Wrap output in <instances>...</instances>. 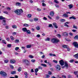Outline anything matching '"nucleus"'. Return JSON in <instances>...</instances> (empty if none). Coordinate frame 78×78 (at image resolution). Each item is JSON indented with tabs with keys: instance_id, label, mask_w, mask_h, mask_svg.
I'll return each instance as SVG.
<instances>
[{
	"instance_id": "1",
	"label": "nucleus",
	"mask_w": 78,
	"mask_h": 78,
	"mask_svg": "<svg viewBox=\"0 0 78 78\" xmlns=\"http://www.w3.org/2000/svg\"><path fill=\"white\" fill-rule=\"evenodd\" d=\"M23 10L21 9H17L15 10L14 12L17 15H21L22 13H23Z\"/></svg>"
},
{
	"instance_id": "2",
	"label": "nucleus",
	"mask_w": 78,
	"mask_h": 78,
	"mask_svg": "<svg viewBox=\"0 0 78 78\" xmlns=\"http://www.w3.org/2000/svg\"><path fill=\"white\" fill-rule=\"evenodd\" d=\"M51 42L53 44H56L59 42V40L55 38H53L51 39Z\"/></svg>"
},
{
	"instance_id": "3",
	"label": "nucleus",
	"mask_w": 78,
	"mask_h": 78,
	"mask_svg": "<svg viewBox=\"0 0 78 78\" xmlns=\"http://www.w3.org/2000/svg\"><path fill=\"white\" fill-rule=\"evenodd\" d=\"M0 74L1 75V76H4V77H5V76H7V74H6V73H5L3 71H0Z\"/></svg>"
},
{
	"instance_id": "4",
	"label": "nucleus",
	"mask_w": 78,
	"mask_h": 78,
	"mask_svg": "<svg viewBox=\"0 0 78 78\" xmlns=\"http://www.w3.org/2000/svg\"><path fill=\"white\" fill-rule=\"evenodd\" d=\"M65 65L62 67V69H64V68H65V67H66V69H67L68 68V66H69V65L68 64V63H67V61H66L64 62Z\"/></svg>"
},
{
	"instance_id": "5",
	"label": "nucleus",
	"mask_w": 78,
	"mask_h": 78,
	"mask_svg": "<svg viewBox=\"0 0 78 78\" xmlns=\"http://www.w3.org/2000/svg\"><path fill=\"white\" fill-rule=\"evenodd\" d=\"M56 69L57 71H59L61 70V67L59 65H57L55 66Z\"/></svg>"
},
{
	"instance_id": "6",
	"label": "nucleus",
	"mask_w": 78,
	"mask_h": 78,
	"mask_svg": "<svg viewBox=\"0 0 78 78\" xmlns=\"http://www.w3.org/2000/svg\"><path fill=\"white\" fill-rule=\"evenodd\" d=\"M73 45L76 48H78V44L76 42H74L73 43Z\"/></svg>"
},
{
	"instance_id": "7",
	"label": "nucleus",
	"mask_w": 78,
	"mask_h": 78,
	"mask_svg": "<svg viewBox=\"0 0 78 78\" xmlns=\"http://www.w3.org/2000/svg\"><path fill=\"white\" fill-rule=\"evenodd\" d=\"M24 64L27 65V66H29L30 65V62H29V61L27 60H25L24 61Z\"/></svg>"
},
{
	"instance_id": "8",
	"label": "nucleus",
	"mask_w": 78,
	"mask_h": 78,
	"mask_svg": "<svg viewBox=\"0 0 78 78\" xmlns=\"http://www.w3.org/2000/svg\"><path fill=\"white\" fill-rule=\"evenodd\" d=\"M59 62L60 63V64L61 66H64V62L63 61V60H62L60 61H59Z\"/></svg>"
},
{
	"instance_id": "9",
	"label": "nucleus",
	"mask_w": 78,
	"mask_h": 78,
	"mask_svg": "<svg viewBox=\"0 0 78 78\" xmlns=\"http://www.w3.org/2000/svg\"><path fill=\"white\" fill-rule=\"evenodd\" d=\"M10 62L12 64H14V63H15V62H16V60L13 59L11 60L10 61Z\"/></svg>"
},
{
	"instance_id": "10",
	"label": "nucleus",
	"mask_w": 78,
	"mask_h": 78,
	"mask_svg": "<svg viewBox=\"0 0 78 78\" xmlns=\"http://www.w3.org/2000/svg\"><path fill=\"white\" fill-rule=\"evenodd\" d=\"M53 25L55 28H58V26H57V24H56V23H53Z\"/></svg>"
},
{
	"instance_id": "11",
	"label": "nucleus",
	"mask_w": 78,
	"mask_h": 78,
	"mask_svg": "<svg viewBox=\"0 0 78 78\" xmlns=\"http://www.w3.org/2000/svg\"><path fill=\"white\" fill-rule=\"evenodd\" d=\"M63 36H68V34L67 32H64L63 33Z\"/></svg>"
},
{
	"instance_id": "12",
	"label": "nucleus",
	"mask_w": 78,
	"mask_h": 78,
	"mask_svg": "<svg viewBox=\"0 0 78 78\" xmlns=\"http://www.w3.org/2000/svg\"><path fill=\"white\" fill-rule=\"evenodd\" d=\"M22 31H24V32H26L27 30V29L26 27H24L22 29Z\"/></svg>"
},
{
	"instance_id": "13",
	"label": "nucleus",
	"mask_w": 78,
	"mask_h": 78,
	"mask_svg": "<svg viewBox=\"0 0 78 78\" xmlns=\"http://www.w3.org/2000/svg\"><path fill=\"white\" fill-rule=\"evenodd\" d=\"M50 15L51 16V17H53L54 16V12L53 11H51L50 12Z\"/></svg>"
},
{
	"instance_id": "14",
	"label": "nucleus",
	"mask_w": 78,
	"mask_h": 78,
	"mask_svg": "<svg viewBox=\"0 0 78 78\" xmlns=\"http://www.w3.org/2000/svg\"><path fill=\"white\" fill-rule=\"evenodd\" d=\"M31 47V44H29L26 46V48H30Z\"/></svg>"
},
{
	"instance_id": "15",
	"label": "nucleus",
	"mask_w": 78,
	"mask_h": 78,
	"mask_svg": "<svg viewBox=\"0 0 78 78\" xmlns=\"http://www.w3.org/2000/svg\"><path fill=\"white\" fill-rule=\"evenodd\" d=\"M73 56L76 59H78V53L74 55Z\"/></svg>"
},
{
	"instance_id": "16",
	"label": "nucleus",
	"mask_w": 78,
	"mask_h": 78,
	"mask_svg": "<svg viewBox=\"0 0 78 78\" xmlns=\"http://www.w3.org/2000/svg\"><path fill=\"white\" fill-rule=\"evenodd\" d=\"M74 19V20H75L76 19V18L74 16H72L69 17V19Z\"/></svg>"
},
{
	"instance_id": "17",
	"label": "nucleus",
	"mask_w": 78,
	"mask_h": 78,
	"mask_svg": "<svg viewBox=\"0 0 78 78\" xmlns=\"http://www.w3.org/2000/svg\"><path fill=\"white\" fill-rule=\"evenodd\" d=\"M41 66L43 67H47V65L44 64H41Z\"/></svg>"
},
{
	"instance_id": "18",
	"label": "nucleus",
	"mask_w": 78,
	"mask_h": 78,
	"mask_svg": "<svg viewBox=\"0 0 78 78\" xmlns=\"http://www.w3.org/2000/svg\"><path fill=\"white\" fill-rule=\"evenodd\" d=\"M24 74L25 75H26L25 76V78H28V73H27V72H25L24 73Z\"/></svg>"
},
{
	"instance_id": "19",
	"label": "nucleus",
	"mask_w": 78,
	"mask_h": 78,
	"mask_svg": "<svg viewBox=\"0 0 78 78\" xmlns=\"http://www.w3.org/2000/svg\"><path fill=\"white\" fill-rule=\"evenodd\" d=\"M20 5H21V4L20 2H16V6H20Z\"/></svg>"
},
{
	"instance_id": "20",
	"label": "nucleus",
	"mask_w": 78,
	"mask_h": 78,
	"mask_svg": "<svg viewBox=\"0 0 78 78\" xmlns=\"http://www.w3.org/2000/svg\"><path fill=\"white\" fill-rule=\"evenodd\" d=\"M5 18L4 17L2 16H0V20H3V19H5Z\"/></svg>"
},
{
	"instance_id": "21",
	"label": "nucleus",
	"mask_w": 78,
	"mask_h": 78,
	"mask_svg": "<svg viewBox=\"0 0 78 78\" xmlns=\"http://www.w3.org/2000/svg\"><path fill=\"white\" fill-rule=\"evenodd\" d=\"M62 47H63V48H67V47H68V46H67L66 45H63Z\"/></svg>"
},
{
	"instance_id": "22",
	"label": "nucleus",
	"mask_w": 78,
	"mask_h": 78,
	"mask_svg": "<svg viewBox=\"0 0 78 78\" xmlns=\"http://www.w3.org/2000/svg\"><path fill=\"white\" fill-rule=\"evenodd\" d=\"M26 32L27 34H31V32H30V30H27Z\"/></svg>"
},
{
	"instance_id": "23",
	"label": "nucleus",
	"mask_w": 78,
	"mask_h": 78,
	"mask_svg": "<svg viewBox=\"0 0 78 78\" xmlns=\"http://www.w3.org/2000/svg\"><path fill=\"white\" fill-rule=\"evenodd\" d=\"M31 14H29L27 15V17L28 18H31Z\"/></svg>"
},
{
	"instance_id": "24",
	"label": "nucleus",
	"mask_w": 78,
	"mask_h": 78,
	"mask_svg": "<svg viewBox=\"0 0 78 78\" xmlns=\"http://www.w3.org/2000/svg\"><path fill=\"white\" fill-rule=\"evenodd\" d=\"M12 28H14L15 29H16L17 28V26H16L15 25H13L12 26Z\"/></svg>"
},
{
	"instance_id": "25",
	"label": "nucleus",
	"mask_w": 78,
	"mask_h": 78,
	"mask_svg": "<svg viewBox=\"0 0 78 78\" xmlns=\"http://www.w3.org/2000/svg\"><path fill=\"white\" fill-rule=\"evenodd\" d=\"M36 29L37 30H40V29H41V27L39 26H37L36 28Z\"/></svg>"
},
{
	"instance_id": "26",
	"label": "nucleus",
	"mask_w": 78,
	"mask_h": 78,
	"mask_svg": "<svg viewBox=\"0 0 78 78\" xmlns=\"http://www.w3.org/2000/svg\"><path fill=\"white\" fill-rule=\"evenodd\" d=\"M63 16L65 17H68V15H67L66 13H65L63 14Z\"/></svg>"
},
{
	"instance_id": "27",
	"label": "nucleus",
	"mask_w": 78,
	"mask_h": 78,
	"mask_svg": "<svg viewBox=\"0 0 78 78\" xmlns=\"http://www.w3.org/2000/svg\"><path fill=\"white\" fill-rule=\"evenodd\" d=\"M15 42L16 43H19V40L17 39H16Z\"/></svg>"
},
{
	"instance_id": "28",
	"label": "nucleus",
	"mask_w": 78,
	"mask_h": 78,
	"mask_svg": "<svg viewBox=\"0 0 78 78\" xmlns=\"http://www.w3.org/2000/svg\"><path fill=\"white\" fill-rule=\"evenodd\" d=\"M69 9H72V7H73V6L72 4L69 5Z\"/></svg>"
},
{
	"instance_id": "29",
	"label": "nucleus",
	"mask_w": 78,
	"mask_h": 78,
	"mask_svg": "<svg viewBox=\"0 0 78 78\" xmlns=\"http://www.w3.org/2000/svg\"><path fill=\"white\" fill-rule=\"evenodd\" d=\"M54 2L55 3H56L57 4H58L59 3V2L57 0H54Z\"/></svg>"
},
{
	"instance_id": "30",
	"label": "nucleus",
	"mask_w": 78,
	"mask_h": 78,
	"mask_svg": "<svg viewBox=\"0 0 78 78\" xmlns=\"http://www.w3.org/2000/svg\"><path fill=\"white\" fill-rule=\"evenodd\" d=\"M17 70L18 71V72H20V71L22 70V68L21 67H20L17 69Z\"/></svg>"
},
{
	"instance_id": "31",
	"label": "nucleus",
	"mask_w": 78,
	"mask_h": 78,
	"mask_svg": "<svg viewBox=\"0 0 78 78\" xmlns=\"http://www.w3.org/2000/svg\"><path fill=\"white\" fill-rule=\"evenodd\" d=\"M10 38L11 39L12 41H14V38L13 37V36H11Z\"/></svg>"
},
{
	"instance_id": "32",
	"label": "nucleus",
	"mask_w": 78,
	"mask_h": 78,
	"mask_svg": "<svg viewBox=\"0 0 78 78\" xmlns=\"http://www.w3.org/2000/svg\"><path fill=\"white\" fill-rule=\"evenodd\" d=\"M74 39H78V35H76L74 37Z\"/></svg>"
},
{
	"instance_id": "33",
	"label": "nucleus",
	"mask_w": 78,
	"mask_h": 78,
	"mask_svg": "<svg viewBox=\"0 0 78 78\" xmlns=\"http://www.w3.org/2000/svg\"><path fill=\"white\" fill-rule=\"evenodd\" d=\"M60 21L61 22H65V19H61L60 20Z\"/></svg>"
},
{
	"instance_id": "34",
	"label": "nucleus",
	"mask_w": 78,
	"mask_h": 78,
	"mask_svg": "<svg viewBox=\"0 0 78 78\" xmlns=\"http://www.w3.org/2000/svg\"><path fill=\"white\" fill-rule=\"evenodd\" d=\"M16 71H13L11 72V74H16Z\"/></svg>"
},
{
	"instance_id": "35",
	"label": "nucleus",
	"mask_w": 78,
	"mask_h": 78,
	"mask_svg": "<svg viewBox=\"0 0 78 78\" xmlns=\"http://www.w3.org/2000/svg\"><path fill=\"white\" fill-rule=\"evenodd\" d=\"M38 71H39V69H38L36 68L35 70V73H37Z\"/></svg>"
},
{
	"instance_id": "36",
	"label": "nucleus",
	"mask_w": 78,
	"mask_h": 78,
	"mask_svg": "<svg viewBox=\"0 0 78 78\" xmlns=\"http://www.w3.org/2000/svg\"><path fill=\"white\" fill-rule=\"evenodd\" d=\"M73 26V28H75V29H77L78 28H77V26H75V24H74Z\"/></svg>"
},
{
	"instance_id": "37",
	"label": "nucleus",
	"mask_w": 78,
	"mask_h": 78,
	"mask_svg": "<svg viewBox=\"0 0 78 78\" xmlns=\"http://www.w3.org/2000/svg\"><path fill=\"white\" fill-rule=\"evenodd\" d=\"M7 47H8L9 48H11V44H9L7 45Z\"/></svg>"
},
{
	"instance_id": "38",
	"label": "nucleus",
	"mask_w": 78,
	"mask_h": 78,
	"mask_svg": "<svg viewBox=\"0 0 78 78\" xmlns=\"http://www.w3.org/2000/svg\"><path fill=\"white\" fill-rule=\"evenodd\" d=\"M3 23H4V25H6V21L5 20H3Z\"/></svg>"
},
{
	"instance_id": "39",
	"label": "nucleus",
	"mask_w": 78,
	"mask_h": 78,
	"mask_svg": "<svg viewBox=\"0 0 78 78\" xmlns=\"http://www.w3.org/2000/svg\"><path fill=\"white\" fill-rule=\"evenodd\" d=\"M23 26H25V27H28L29 26V25L28 24H23Z\"/></svg>"
},
{
	"instance_id": "40",
	"label": "nucleus",
	"mask_w": 78,
	"mask_h": 78,
	"mask_svg": "<svg viewBox=\"0 0 78 78\" xmlns=\"http://www.w3.org/2000/svg\"><path fill=\"white\" fill-rule=\"evenodd\" d=\"M37 10L38 11H41V9L39 8H37Z\"/></svg>"
},
{
	"instance_id": "41",
	"label": "nucleus",
	"mask_w": 78,
	"mask_h": 78,
	"mask_svg": "<svg viewBox=\"0 0 78 78\" xmlns=\"http://www.w3.org/2000/svg\"><path fill=\"white\" fill-rule=\"evenodd\" d=\"M55 6L56 7V8H59V5L55 4Z\"/></svg>"
},
{
	"instance_id": "42",
	"label": "nucleus",
	"mask_w": 78,
	"mask_h": 78,
	"mask_svg": "<svg viewBox=\"0 0 78 78\" xmlns=\"http://www.w3.org/2000/svg\"><path fill=\"white\" fill-rule=\"evenodd\" d=\"M10 67L11 68V69H14V67L12 65H10Z\"/></svg>"
},
{
	"instance_id": "43",
	"label": "nucleus",
	"mask_w": 78,
	"mask_h": 78,
	"mask_svg": "<svg viewBox=\"0 0 78 78\" xmlns=\"http://www.w3.org/2000/svg\"><path fill=\"white\" fill-rule=\"evenodd\" d=\"M2 41L3 43H4V44H6V42H5V41L3 40Z\"/></svg>"
},
{
	"instance_id": "44",
	"label": "nucleus",
	"mask_w": 78,
	"mask_h": 78,
	"mask_svg": "<svg viewBox=\"0 0 78 78\" xmlns=\"http://www.w3.org/2000/svg\"><path fill=\"white\" fill-rule=\"evenodd\" d=\"M29 57L30 58H33L34 56L32 55H30Z\"/></svg>"
},
{
	"instance_id": "45",
	"label": "nucleus",
	"mask_w": 78,
	"mask_h": 78,
	"mask_svg": "<svg viewBox=\"0 0 78 78\" xmlns=\"http://www.w3.org/2000/svg\"><path fill=\"white\" fill-rule=\"evenodd\" d=\"M4 62H5V63H8V62H9V61L8 60H4Z\"/></svg>"
},
{
	"instance_id": "46",
	"label": "nucleus",
	"mask_w": 78,
	"mask_h": 78,
	"mask_svg": "<svg viewBox=\"0 0 78 78\" xmlns=\"http://www.w3.org/2000/svg\"><path fill=\"white\" fill-rule=\"evenodd\" d=\"M34 21H37L38 20V19L36 18H34Z\"/></svg>"
},
{
	"instance_id": "47",
	"label": "nucleus",
	"mask_w": 78,
	"mask_h": 78,
	"mask_svg": "<svg viewBox=\"0 0 78 78\" xmlns=\"http://www.w3.org/2000/svg\"><path fill=\"white\" fill-rule=\"evenodd\" d=\"M42 5L43 6H46V4H45V3L43 2L42 3Z\"/></svg>"
},
{
	"instance_id": "48",
	"label": "nucleus",
	"mask_w": 78,
	"mask_h": 78,
	"mask_svg": "<svg viewBox=\"0 0 78 78\" xmlns=\"http://www.w3.org/2000/svg\"><path fill=\"white\" fill-rule=\"evenodd\" d=\"M45 40L46 41H50V38H48L47 39H46Z\"/></svg>"
},
{
	"instance_id": "49",
	"label": "nucleus",
	"mask_w": 78,
	"mask_h": 78,
	"mask_svg": "<svg viewBox=\"0 0 78 78\" xmlns=\"http://www.w3.org/2000/svg\"><path fill=\"white\" fill-rule=\"evenodd\" d=\"M19 49V47H16L15 48V50H18Z\"/></svg>"
},
{
	"instance_id": "50",
	"label": "nucleus",
	"mask_w": 78,
	"mask_h": 78,
	"mask_svg": "<svg viewBox=\"0 0 78 78\" xmlns=\"http://www.w3.org/2000/svg\"><path fill=\"white\" fill-rule=\"evenodd\" d=\"M38 68L40 70H42V67L41 66H38Z\"/></svg>"
},
{
	"instance_id": "51",
	"label": "nucleus",
	"mask_w": 78,
	"mask_h": 78,
	"mask_svg": "<svg viewBox=\"0 0 78 78\" xmlns=\"http://www.w3.org/2000/svg\"><path fill=\"white\" fill-rule=\"evenodd\" d=\"M78 71H75L74 72V73L75 75H77L78 74Z\"/></svg>"
},
{
	"instance_id": "52",
	"label": "nucleus",
	"mask_w": 78,
	"mask_h": 78,
	"mask_svg": "<svg viewBox=\"0 0 78 78\" xmlns=\"http://www.w3.org/2000/svg\"><path fill=\"white\" fill-rule=\"evenodd\" d=\"M36 37H41V35L40 34H37L36 35Z\"/></svg>"
},
{
	"instance_id": "53",
	"label": "nucleus",
	"mask_w": 78,
	"mask_h": 78,
	"mask_svg": "<svg viewBox=\"0 0 78 78\" xmlns=\"http://www.w3.org/2000/svg\"><path fill=\"white\" fill-rule=\"evenodd\" d=\"M3 12L5 14H8V13L6 11H4Z\"/></svg>"
},
{
	"instance_id": "54",
	"label": "nucleus",
	"mask_w": 78,
	"mask_h": 78,
	"mask_svg": "<svg viewBox=\"0 0 78 78\" xmlns=\"http://www.w3.org/2000/svg\"><path fill=\"white\" fill-rule=\"evenodd\" d=\"M31 62H34L36 61V60L34 59H32L31 60Z\"/></svg>"
},
{
	"instance_id": "55",
	"label": "nucleus",
	"mask_w": 78,
	"mask_h": 78,
	"mask_svg": "<svg viewBox=\"0 0 78 78\" xmlns=\"http://www.w3.org/2000/svg\"><path fill=\"white\" fill-rule=\"evenodd\" d=\"M43 19L44 20H47V18L45 17H43Z\"/></svg>"
},
{
	"instance_id": "56",
	"label": "nucleus",
	"mask_w": 78,
	"mask_h": 78,
	"mask_svg": "<svg viewBox=\"0 0 78 78\" xmlns=\"http://www.w3.org/2000/svg\"><path fill=\"white\" fill-rule=\"evenodd\" d=\"M53 62L55 63H58V61L56 60H53Z\"/></svg>"
},
{
	"instance_id": "57",
	"label": "nucleus",
	"mask_w": 78,
	"mask_h": 78,
	"mask_svg": "<svg viewBox=\"0 0 78 78\" xmlns=\"http://www.w3.org/2000/svg\"><path fill=\"white\" fill-rule=\"evenodd\" d=\"M50 77V76L48 75H46V78H49Z\"/></svg>"
},
{
	"instance_id": "58",
	"label": "nucleus",
	"mask_w": 78,
	"mask_h": 78,
	"mask_svg": "<svg viewBox=\"0 0 78 78\" xmlns=\"http://www.w3.org/2000/svg\"><path fill=\"white\" fill-rule=\"evenodd\" d=\"M74 61V60H73L72 59L69 61V62H73Z\"/></svg>"
},
{
	"instance_id": "59",
	"label": "nucleus",
	"mask_w": 78,
	"mask_h": 78,
	"mask_svg": "<svg viewBox=\"0 0 78 78\" xmlns=\"http://www.w3.org/2000/svg\"><path fill=\"white\" fill-rule=\"evenodd\" d=\"M62 77L63 78H66V76L64 75H62Z\"/></svg>"
},
{
	"instance_id": "60",
	"label": "nucleus",
	"mask_w": 78,
	"mask_h": 78,
	"mask_svg": "<svg viewBox=\"0 0 78 78\" xmlns=\"http://www.w3.org/2000/svg\"><path fill=\"white\" fill-rule=\"evenodd\" d=\"M57 36L59 37H61V35L59 34H58L57 35Z\"/></svg>"
},
{
	"instance_id": "61",
	"label": "nucleus",
	"mask_w": 78,
	"mask_h": 78,
	"mask_svg": "<svg viewBox=\"0 0 78 78\" xmlns=\"http://www.w3.org/2000/svg\"><path fill=\"white\" fill-rule=\"evenodd\" d=\"M6 40H7V41H9V38L8 37H7L6 38Z\"/></svg>"
},
{
	"instance_id": "62",
	"label": "nucleus",
	"mask_w": 78,
	"mask_h": 78,
	"mask_svg": "<svg viewBox=\"0 0 78 78\" xmlns=\"http://www.w3.org/2000/svg\"><path fill=\"white\" fill-rule=\"evenodd\" d=\"M72 31H73V32H74V33H75L76 31V30H72Z\"/></svg>"
},
{
	"instance_id": "63",
	"label": "nucleus",
	"mask_w": 78,
	"mask_h": 78,
	"mask_svg": "<svg viewBox=\"0 0 78 78\" xmlns=\"http://www.w3.org/2000/svg\"><path fill=\"white\" fill-rule=\"evenodd\" d=\"M52 24H50L48 26V27H52Z\"/></svg>"
},
{
	"instance_id": "64",
	"label": "nucleus",
	"mask_w": 78,
	"mask_h": 78,
	"mask_svg": "<svg viewBox=\"0 0 78 78\" xmlns=\"http://www.w3.org/2000/svg\"><path fill=\"white\" fill-rule=\"evenodd\" d=\"M50 75H51L52 73H51V72H50V71H49V73H48Z\"/></svg>"
}]
</instances>
